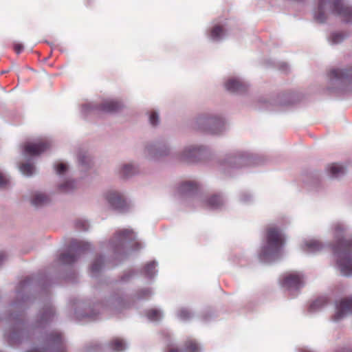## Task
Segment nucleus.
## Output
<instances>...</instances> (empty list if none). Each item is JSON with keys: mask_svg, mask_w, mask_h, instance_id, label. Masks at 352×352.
<instances>
[{"mask_svg": "<svg viewBox=\"0 0 352 352\" xmlns=\"http://www.w3.org/2000/svg\"><path fill=\"white\" fill-rule=\"evenodd\" d=\"M266 245L262 249L263 256L278 254L285 243V237L283 231L275 226L266 228Z\"/></svg>", "mask_w": 352, "mask_h": 352, "instance_id": "f257e3e1", "label": "nucleus"}, {"mask_svg": "<svg viewBox=\"0 0 352 352\" xmlns=\"http://www.w3.org/2000/svg\"><path fill=\"white\" fill-rule=\"evenodd\" d=\"M333 252L338 256V264L341 272L346 276L352 274V241L340 240L333 247Z\"/></svg>", "mask_w": 352, "mask_h": 352, "instance_id": "f03ea898", "label": "nucleus"}, {"mask_svg": "<svg viewBox=\"0 0 352 352\" xmlns=\"http://www.w3.org/2000/svg\"><path fill=\"white\" fill-rule=\"evenodd\" d=\"M63 338L60 333L58 332L50 334L47 338V344L45 347L36 348L28 352H65L63 349L55 351L56 347L62 345Z\"/></svg>", "mask_w": 352, "mask_h": 352, "instance_id": "7ed1b4c3", "label": "nucleus"}, {"mask_svg": "<svg viewBox=\"0 0 352 352\" xmlns=\"http://www.w3.org/2000/svg\"><path fill=\"white\" fill-rule=\"evenodd\" d=\"M304 285L303 277L300 274L288 273L283 276L281 285L288 289H298Z\"/></svg>", "mask_w": 352, "mask_h": 352, "instance_id": "20e7f679", "label": "nucleus"}, {"mask_svg": "<svg viewBox=\"0 0 352 352\" xmlns=\"http://www.w3.org/2000/svg\"><path fill=\"white\" fill-rule=\"evenodd\" d=\"M352 312V298H346L340 300L336 304V311L333 320L339 321Z\"/></svg>", "mask_w": 352, "mask_h": 352, "instance_id": "39448f33", "label": "nucleus"}, {"mask_svg": "<svg viewBox=\"0 0 352 352\" xmlns=\"http://www.w3.org/2000/svg\"><path fill=\"white\" fill-rule=\"evenodd\" d=\"M50 147L47 140H41L36 143H27L24 145V152L30 155H38Z\"/></svg>", "mask_w": 352, "mask_h": 352, "instance_id": "423d86ee", "label": "nucleus"}, {"mask_svg": "<svg viewBox=\"0 0 352 352\" xmlns=\"http://www.w3.org/2000/svg\"><path fill=\"white\" fill-rule=\"evenodd\" d=\"M106 199L113 209L123 210L126 208V203L123 196L117 192H109Z\"/></svg>", "mask_w": 352, "mask_h": 352, "instance_id": "0eeeda50", "label": "nucleus"}, {"mask_svg": "<svg viewBox=\"0 0 352 352\" xmlns=\"http://www.w3.org/2000/svg\"><path fill=\"white\" fill-rule=\"evenodd\" d=\"M327 5L333 6L335 10L340 14H351L352 10L348 7H344L340 0H320L319 9H323Z\"/></svg>", "mask_w": 352, "mask_h": 352, "instance_id": "6e6552de", "label": "nucleus"}, {"mask_svg": "<svg viewBox=\"0 0 352 352\" xmlns=\"http://www.w3.org/2000/svg\"><path fill=\"white\" fill-rule=\"evenodd\" d=\"M331 80H340L341 82H349L352 80V69L346 68L340 69V68L333 69L330 74Z\"/></svg>", "mask_w": 352, "mask_h": 352, "instance_id": "1a4fd4ad", "label": "nucleus"}, {"mask_svg": "<svg viewBox=\"0 0 352 352\" xmlns=\"http://www.w3.org/2000/svg\"><path fill=\"white\" fill-rule=\"evenodd\" d=\"M226 89L232 93H243L248 89V86L236 78H230L225 83Z\"/></svg>", "mask_w": 352, "mask_h": 352, "instance_id": "9d476101", "label": "nucleus"}, {"mask_svg": "<svg viewBox=\"0 0 352 352\" xmlns=\"http://www.w3.org/2000/svg\"><path fill=\"white\" fill-rule=\"evenodd\" d=\"M206 123L210 125V127L205 130L212 134L219 133L224 126L223 120L221 118L217 117L207 119Z\"/></svg>", "mask_w": 352, "mask_h": 352, "instance_id": "9b49d317", "label": "nucleus"}, {"mask_svg": "<svg viewBox=\"0 0 352 352\" xmlns=\"http://www.w3.org/2000/svg\"><path fill=\"white\" fill-rule=\"evenodd\" d=\"M198 189V185L195 182L188 181L182 182L179 187V192L182 195H190Z\"/></svg>", "mask_w": 352, "mask_h": 352, "instance_id": "f8f14e48", "label": "nucleus"}, {"mask_svg": "<svg viewBox=\"0 0 352 352\" xmlns=\"http://www.w3.org/2000/svg\"><path fill=\"white\" fill-rule=\"evenodd\" d=\"M200 153L199 148L197 147H190L188 149H186L184 151V153L182 155V158L184 161L188 162H195L197 157V155Z\"/></svg>", "mask_w": 352, "mask_h": 352, "instance_id": "ddd939ff", "label": "nucleus"}, {"mask_svg": "<svg viewBox=\"0 0 352 352\" xmlns=\"http://www.w3.org/2000/svg\"><path fill=\"white\" fill-rule=\"evenodd\" d=\"M121 107V104L115 100H105L100 106L102 111L109 113L116 112L120 109Z\"/></svg>", "mask_w": 352, "mask_h": 352, "instance_id": "4468645a", "label": "nucleus"}, {"mask_svg": "<svg viewBox=\"0 0 352 352\" xmlns=\"http://www.w3.org/2000/svg\"><path fill=\"white\" fill-rule=\"evenodd\" d=\"M135 237V234L132 230L122 229L116 232L115 235L116 239L121 243L124 240L133 239Z\"/></svg>", "mask_w": 352, "mask_h": 352, "instance_id": "2eb2a0df", "label": "nucleus"}, {"mask_svg": "<svg viewBox=\"0 0 352 352\" xmlns=\"http://www.w3.org/2000/svg\"><path fill=\"white\" fill-rule=\"evenodd\" d=\"M328 170L331 176L333 177H338L344 175L345 173V168L343 166L336 163L330 164L328 167Z\"/></svg>", "mask_w": 352, "mask_h": 352, "instance_id": "dca6fc26", "label": "nucleus"}, {"mask_svg": "<svg viewBox=\"0 0 352 352\" xmlns=\"http://www.w3.org/2000/svg\"><path fill=\"white\" fill-rule=\"evenodd\" d=\"M50 201L47 196L42 193L36 194L32 199V205L35 206H41Z\"/></svg>", "mask_w": 352, "mask_h": 352, "instance_id": "f3484780", "label": "nucleus"}, {"mask_svg": "<svg viewBox=\"0 0 352 352\" xmlns=\"http://www.w3.org/2000/svg\"><path fill=\"white\" fill-rule=\"evenodd\" d=\"M184 352H199L200 347L198 343L192 339H188L185 341Z\"/></svg>", "mask_w": 352, "mask_h": 352, "instance_id": "a211bd4d", "label": "nucleus"}, {"mask_svg": "<svg viewBox=\"0 0 352 352\" xmlns=\"http://www.w3.org/2000/svg\"><path fill=\"white\" fill-rule=\"evenodd\" d=\"M109 347L111 350L114 351H122L125 349V344L124 342L120 338H114L113 339L109 344Z\"/></svg>", "mask_w": 352, "mask_h": 352, "instance_id": "6ab92c4d", "label": "nucleus"}, {"mask_svg": "<svg viewBox=\"0 0 352 352\" xmlns=\"http://www.w3.org/2000/svg\"><path fill=\"white\" fill-rule=\"evenodd\" d=\"M206 203L209 207L217 208L223 204V199L221 196L213 195L206 201Z\"/></svg>", "mask_w": 352, "mask_h": 352, "instance_id": "aec40b11", "label": "nucleus"}, {"mask_svg": "<svg viewBox=\"0 0 352 352\" xmlns=\"http://www.w3.org/2000/svg\"><path fill=\"white\" fill-rule=\"evenodd\" d=\"M59 261L63 264H72L76 260V256L71 252L63 253L59 256Z\"/></svg>", "mask_w": 352, "mask_h": 352, "instance_id": "412c9836", "label": "nucleus"}, {"mask_svg": "<svg viewBox=\"0 0 352 352\" xmlns=\"http://www.w3.org/2000/svg\"><path fill=\"white\" fill-rule=\"evenodd\" d=\"M72 248L74 249L76 253L84 252L90 248V245L88 243L85 242H74L72 244Z\"/></svg>", "mask_w": 352, "mask_h": 352, "instance_id": "4be33fe9", "label": "nucleus"}, {"mask_svg": "<svg viewBox=\"0 0 352 352\" xmlns=\"http://www.w3.org/2000/svg\"><path fill=\"white\" fill-rule=\"evenodd\" d=\"M103 266V258L102 257H98L94 259L91 266V272L92 274H96L102 269Z\"/></svg>", "mask_w": 352, "mask_h": 352, "instance_id": "5701e85b", "label": "nucleus"}, {"mask_svg": "<svg viewBox=\"0 0 352 352\" xmlns=\"http://www.w3.org/2000/svg\"><path fill=\"white\" fill-rule=\"evenodd\" d=\"M224 30L221 26L217 25L212 28L210 32V37L213 40H219L221 38Z\"/></svg>", "mask_w": 352, "mask_h": 352, "instance_id": "b1692460", "label": "nucleus"}, {"mask_svg": "<svg viewBox=\"0 0 352 352\" xmlns=\"http://www.w3.org/2000/svg\"><path fill=\"white\" fill-rule=\"evenodd\" d=\"M156 263L154 261L148 263L144 267V273L146 276L151 277L155 273Z\"/></svg>", "mask_w": 352, "mask_h": 352, "instance_id": "393cba45", "label": "nucleus"}, {"mask_svg": "<svg viewBox=\"0 0 352 352\" xmlns=\"http://www.w3.org/2000/svg\"><path fill=\"white\" fill-rule=\"evenodd\" d=\"M20 170L22 172L23 174L30 176L32 175L34 170V166L31 164H23L20 166Z\"/></svg>", "mask_w": 352, "mask_h": 352, "instance_id": "a878e982", "label": "nucleus"}, {"mask_svg": "<svg viewBox=\"0 0 352 352\" xmlns=\"http://www.w3.org/2000/svg\"><path fill=\"white\" fill-rule=\"evenodd\" d=\"M54 311L53 307H47L42 314L41 320L44 322H47L54 316Z\"/></svg>", "mask_w": 352, "mask_h": 352, "instance_id": "bb28decb", "label": "nucleus"}, {"mask_svg": "<svg viewBox=\"0 0 352 352\" xmlns=\"http://www.w3.org/2000/svg\"><path fill=\"white\" fill-rule=\"evenodd\" d=\"M147 317L153 321L160 320L162 317L161 312L157 309H150L146 312Z\"/></svg>", "mask_w": 352, "mask_h": 352, "instance_id": "cd10ccee", "label": "nucleus"}, {"mask_svg": "<svg viewBox=\"0 0 352 352\" xmlns=\"http://www.w3.org/2000/svg\"><path fill=\"white\" fill-rule=\"evenodd\" d=\"M134 173V167L132 165L126 164L122 167V174L124 177H129Z\"/></svg>", "mask_w": 352, "mask_h": 352, "instance_id": "c85d7f7f", "label": "nucleus"}, {"mask_svg": "<svg viewBox=\"0 0 352 352\" xmlns=\"http://www.w3.org/2000/svg\"><path fill=\"white\" fill-rule=\"evenodd\" d=\"M74 182L73 181H67L65 184L60 186V190L63 192H68L74 188Z\"/></svg>", "mask_w": 352, "mask_h": 352, "instance_id": "c756f323", "label": "nucleus"}, {"mask_svg": "<svg viewBox=\"0 0 352 352\" xmlns=\"http://www.w3.org/2000/svg\"><path fill=\"white\" fill-rule=\"evenodd\" d=\"M150 123L153 126H156L159 122V116L155 111H152L149 116Z\"/></svg>", "mask_w": 352, "mask_h": 352, "instance_id": "7c9ffc66", "label": "nucleus"}, {"mask_svg": "<svg viewBox=\"0 0 352 352\" xmlns=\"http://www.w3.org/2000/svg\"><path fill=\"white\" fill-rule=\"evenodd\" d=\"M307 246L308 249L313 251L319 250L321 248L320 243L318 241L309 242L307 243Z\"/></svg>", "mask_w": 352, "mask_h": 352, "instance_id": "2f4dec72", "label": "nucleus"}, {"mask_svg": "<svg viewBox=\"0 0 352 352\" xmlns=\"http://www.w3.org/2000/svg\"><path fill=\"white\" fill-rule=\"evenodd\" d=\"M179 317L182 320H187L190 317V312L186 309H182L179 311Z\"/></svg>", "mask_w": 352, "mask_h": 352, "instance_id": "473e14b6", "label": "nucleus"}, {"mask_svg": "<svg viewBox=\"0 0 352 352\" xmlns=\"http://www.w3.org/2000/svg\"><path fill=\"white\" fill-rule=\"evenodd\" d=\"M67 169V165L63 163H59L57 166H56V171L57 174L59 175L64 173Z\"/></svg>", "mask_w": 352, "mask_h": 352, "instance_id": "72a5a7b5", "label": "nucleus"}, {"mask_svg": "<svg viewBox=\"0 0 352 352\" xmlns=\"http://www.w3.org/2000/svg\"><path fill=\"white\" fill-rule=\"evenodd\" d=\"M76 227L79 228L82 230H86L88 228L87 222L84 221H76Z\"/></svg>", "mask_w": 352, "mask_h": 352, "instance_id": "f704fd0d", "label": "nucleus"}, {"mask_svg": "<svg viewBox=\"0 0 352 352\" xmlns=\"http://www.w3.org/2000/svg\"><path fill=\"white\" fill-rule=\"evenodd\" d=\"M13 49L16 54H20L23 50V45L21 43H16L13 45Z\"/></svg>", "mask_w": 352, "mask_h": 352, "instance_id": "c9c22d12", "label": "nucleus"}, {"mask_svg": "<svg viewBox=\"0 0 352 352\" xmlns=\"http://www.w3.org/2000/svg\"><path fill=\"white\" fill-rule=\"evenodd\" d=\"M9 182L8 179L0 173V187L6 186Z\"/></svg>", "mask_w": 352, "mask_h": 352, "instance_id": "e433bc0d", "label": "nucleus"}, {"mask_svg": "<svg viewBox=\"0 0 352 352\" xmlns=\"http://www.w3.org/2000/svg\"><path fill=\"white\" fill-rule=\"evenodd\" d=\"M166 352H184L183 350L180 349L177 346H170Z\"/></svg>", "mask_w": 352, "mask_h": 352, "instance_id": "4c0bfd02", "label": "nucleus"}, {"mask_svg": "<svg viewBox=\"0 0 352 352\" xmlns=\"http://www.w3.org/2000/svg\"><path fill=\"white\" fill-rule=\"evenodd\" d=\"M87 160H88V157L85 156V155H83L82 157H80L79 158V162L82 164H87Z\"/></svg>", "mask_w": 352, "mask_h": 352, "instance_id": "58836bf2", "label": "nucleus"}, {"mask_svg": "<svg viewBox=\"0 0 352 352\" xmlns=\"http://www.w3.org/2000/svg\"><path fill=\"white\" fill-rule=\"evenodd\" d=\"M336 232L337 233L341 232L343 231V228L340 225H338L335 227Z\"/></svg>", "mask_w": 352, "mask_h": 352, "instance_id": "ea45409f", "label": "nucleus"}, {"mask_svg": "<svg viewBox=\"0 0 352 352\" xmlns=\"http://www.w3.org/2000/svg\"><path fill=\"white\" fill-rule=\"evenodd\" d=\"M333 39H334V42H338L340 39H341V36L340 34H336L333 35Z\"/></svg>", "mask_w": 352, "mask_h": 352, "instance_id": "a19ab883", "label": "nucleus"}, {"mask_svg": "<svg viewBox=\"0 0 352 352\" xmlns=\"http://www.w3.org/2000/svg\"><path fill=\"white\" fill-rule=\"evenodd\" d=\"M144 292V296H148L151 294V292L149 289H145Z\"/></svg>", "mask_w": 352, "mask_h": 352, "instance_id": "79ce46f5", "label": "nucleus"}, {"mask_svg": "<svg viewBox=\"0 0 352 352\" xmlns=\"http://www.w3.org/2000/svg\"><path fill=\"white\" fill-rule=\"evenodd\" d=\"M5 258V255L3 253H0V265L2 263Z\"/></svg>", "mask_w": 352, "mask_h": 352, "instance_id": "37998d69", "label": "nucleus"}, {"mask_svg": "<svg viewBox=\"0 0 352 352\" xmlns=\"http://www.w3.org/2000/svg\"><path fill=\"white\" fill-rule=\"evenodd\" d=\"M7 72H8V71H2L1 74H5V73H7Z\"/></svg>", "mask_w": 352, "mask_h": 352, "instance_id": "c03bdc74", "label": "nucleus"}]
</instances>
